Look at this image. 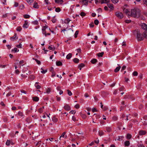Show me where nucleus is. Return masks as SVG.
I'll return each instance as SVG.
<instances>
[{
  "instance_id": "a18cd8bd",
  "label": "nucleus",
  "mask_w": 147,
  "mask_h": 147,
  "mask_svg": "<svg viewBox=\"0 0 147 147\" xmlns=\"http://www.w3.org/2000/svg\"><path fill=\"white\" fill-rule=\"evenodd\" d=\"M79 33V31L78 30L76 31L75 34V37L76 38L77 37V35H78Z\"/></svg>"
},
{
  "instance_id": "13d9d810",
  "label": "nucleus",
  "mask_w": 147,
  "mask_h": 147,
  "mask_svg": "<svg viewBox=\"0 0 147 147\" xmlns=\"http://www.w3.org/2000/svg\"><path fill=\"white\" fill-rule=\"evenodd\" d=\"M41 144V142H39L36 144V146L38 145V147H39Z\"/></svg>"
},
{
  "instance_id": "9d476101",
  "label": "nucleus",
  "mask_w": 147,
  "mask_h": 147,
  "mask_svg": "<svg viewBox=\"0 0 147 147\" xmlns=\"http://www.w3.org/2000/svg\"><path fill=\"white\" fill-rule=\"evenodd\" d=\"M142 123L144 125H147V119H141Z\"/></svg>"
},
{
  "instance_id": "c85d7f7f",
  "label": "nucleus",
  "mask_w": 147,
  "mask_h": 147,
  "mask_svg": "<svg viewBox=\"0 0 147 147\" xmlns=\"http://www.w3.org/2000/svg\"><path fill=\"white\" fill-rule=\"evenodd\" d=\"M104 54V52H102L98 53L97 54V55L99 57H102V56Z\"/></svg>"
},
{
  "instance_id": "5701e85b",
  "label": "nucleus",
  "mask_w": 147,
  "mask_h": 147,
  "mask_svg": "<svg viewBox=\"0 0 147 147\" xmlns=\"http://www.w3.org/2000/svg\"><path fill=\"white\" fill-rule=\"evenodd\" d=\"M46 93L47 94H49L50 93L51 90V88H48L46 89Z\"/></svg>"
},
{
  "instance_id": "a19ab883",
  "label": "nucleus",
  "mask_w": 147,
  "mask_h": 147,
  "mask_svg": "<svg viewBox=\"0 0 147 147\" xmlns=\"http://www.w3.org/2000/svg\"><path fill=\"white\" fill-rule=\"evenodd\" d=\"M10 141L9 140H7L6 142V144L7 146H9L10 145Z\"/></svg>"
},
{
  "instance_id": "680f3d73",
  "label": "nucleus",
  "mask_w": 147,
  "mask_h": 147,
  "mask_svg": "<svg viewBox=\"0 0 147 147\" xmlns=\"http://www.w3.org/2000/svg\"><path fill=\"white\" fill-rule=\"evenodd\" d=\"M124 87L123 86H122L119 88V91H121L122 90H124Z\"/></svg>"
},
{
  "instance_id": "aec40b11",
  "label": "nucleus",
  "mask_w": 147,
  "mask_h": 147,
  "mask_svg": "<svg viewBox=\"0 0 147 147\" xmlns=\"http://www.w3.org/2000/svg\"><path fill=\"white\" fill-rule=\"evenodd\" d=\"M121 67L120 66H119V67H117L115 69L114 71L115 72H117L119 70Z\"/></svg>"
},
{
  "instance_id": "f257e3e1",
  "label": "nucleus",
  "mask_w": 147,
  "mask_h": 147,
  "mask_svg": "<svg viewBox=\"0 0 147 147\" xmlns=\"http://www.w3.org/2000/svg\"><path fill=\"white\" fill-rule=\"evenodd\" d=\"M141 13L140 10L137 8H135L131 10L130 14H128V17L131 16L135 18L140 17Z\"/></svg>"
},
{
  "instance_id": "4be33fe9",
  "label": "nucleus",
  "mask_w": 147,
  "mask_h": 147,
  "mask_svg": "<svg viewBox=\"0 0 147 147\" xmlns=\"http://www.w3.org/2000/svg\"><path fill=\"white\" fill-rule=\"evenodd\" d=\"M107 5L108 7L111 9L113 8V5L112 4L108 3L107 4Z\"/></svg>"
},
{
  "instance_id": "e433bc0d",
  "label": "nucleus",
  "mask_w": 147,
  "mask_h": 147,
  "mask_svg": "<svg viewBox=\"0 0 147 147\" xmlns=\"http://www.w3.org/2000/svg\"><path fill=\"white\" fill-rule=\"evenodd\" d=\"M99 135L100 136H101L103 135L104 132L102 131H98Z\"/></svg>"
},
{
  "instance_id": "bf43d9fd",
  "label": "nucleus",
  "mask_w": 147,
  "mask_h": 147,
  "mask_svg": "<svg viewBox=\"0 0 147 147\" xmlns=\"http://www.w3.org/2000/svg\"><path fill=\"white\" fill-rule=\"evenodd\" d=\"M24 8V5H22L19 6V8L21 9H22Z\"/></svg>"
},
{
  "instance_id": "7c9ffc66",
  "label": "nucleus",
  "mask_w": 147,
  "mask_h": 147,
  "mask_svg": "<svg viewBox=\"0 0 147 147\" xmlns=\"http://www.w3.org/2000/svg\"><path fill=\"white\" fill-rule=\"evenodd\" d=\"M41 69L42 70V71H41V72L43 74H45V73H46L47 71V69L44 70L42 68H41Z\"/></svg>"
},
{
  "instance_id": "6e6d98bb",
  "label": "nucleus",
  "mask_w": 147,
  "mask_h": 147,
  "mask_svg": "<svg viewBox=\"0 0 147 147\" xmlns=\"http://www.w3.org/2000/svg\"><path fill=\"white\" fill-rule=\"evenodd\" d=\"M123 136H119V138L117 140H118L120 141L123 140Z\"/></svg>"
},
{
  "instance_id": "f3484780",
  "label": "nucleus",
  "mask_w": 147,
  "mask_h": 147,
  "mask_svg": "<svg viewBox=\"0 0 147 147\" xmlns=\"http://www.w3.org/2000/svg\"><path fill=\"white\" fill-rule=\"evenodd\" d=\"M124 144L125 146H128L130 145L129 141H127L125 142Z\"/></svg>"
},
{
  "instance_id": "5fc2aeb1",
  "label": "nucleus",
  "mask_w": 147,
  "mask_h": 147,
  "mask_svg": "<svg viewBox=\"0 0 147 147\" xmlns=\"http://www.w3.org/2000/svg\"><path fill=\"white\" fill-rule=\"evenodd\" d=\"M114 3H116L118 1V0H111Z\"/></svg>"
},
{
  "instance_id": "2f4dec72",
  "label": "nucleus",
  "mask_w": 147,
  "mask_h": 147,
  "mask_svg": "<svg viewBox=\"0 0 147 147\" xmlns=\"http://www.w3.org/2000/svg\"><path fill=\"white\" fill-rule=\"evenodd\" d=\"M52 119L53 121L55 122H56L57 121V119L55 117H53L52 118Z\"/></svg>"
},
{
  "instance_id": "0e129e2a",
  "label": "nucleus",
  "mask_w": 147,
  "mask_h": 147,
  "mask_svg": "<svg viewBox=\"0 0 147 147\" xmlns=\"http://www.w3.org/2000/svg\"><path fill=\"white\" fill-rule=\"evenodd\" d=\"M75 107L76 108L78 109L80 107V105L78 104H77L75 105Z\"/></svg>"
},
{
  "instance_id": "e2e57ef3",
  "label": "nucleus",
  "mask_w": 147,
  "mask_h": 147,
  "mask_svg": "<svg viewBox=\"0 0 147 147\" xmlns=\"http://www.w3.org/2000/svg\"><path fill=\"white\" fill-rule=\"evenodd\" d=\"M48 1H49L48 0H45V2L47 4H51Z\"/></svg>"
},
{
  "instance_id": "72a5a7b5",
  "label": "nucleus",
  "mask_w": 147,
  "mask_h": 147,
  "mask_svg": "<svg viewBox=\"0 0 147 147\" xmlns=\"http://www.w3.org/2000/svg\"><path fill=\"white\" fill-rule=\"evenodd\" d=\"M22 30V28L20 26H18L16 28V30L20 32Z\"/></svg>"
},
{
  "instance_id": "37998d69",
  "label": "nucleus",
  "mask_w": 147,
  "mask_h": 147,
  "mask_svg": "<svg viewBox=\"0 0 147 147\" xmlns=\"http://www.w3.org/2000/svg\"><path fill=\"white\" fill-rule=\"evenodd\" d=\"M117 117L116 116H113L112 118V119L114 121H116L117 119Z\"/></svg>"
},
{
  "instance_id": "393cba45",
  "label": "nucleus",
  "mask_w": 147,
  "mask_h": 147,
  "mask_svg": "<svg viewBox=\"0 0 147 147\" xmlns=\"http://www.w3.org/2000/svg\"><path fill=\"white\" fill-rule=\"evenodd\" d=\"M32 59H33V60H35L36 61V62H37V63L38 65H40L41 64V62H40V61H39L38 59H35L34 58H32Z\"/></svg>"
},
{
  "instance_id": "0eeeda50",
  "label": "nucleus",
  "mask_w": 147,
  "mask_h": 147,
  "mask_svg": "<svg viewBox=\"0 0 147 147\" xmlns=\"http://www.w3.org/2000/svg\"><path fill=\"white\" fill-rule=\"evenodd\" d=\"M123 11L124 13H125L128 16V14H130L131 11H129L127 9L124 8L123 9Z\"/></svg>"
},
{
  "instance_id": "774afa93",
  "label": "nucleus",
  "mask_w": 147,
  "mask_h": 147,
  "mask_svg": "<svg viewBox=\"0 0 147 147\" xmlns=\"http://www.w3.org/2000/svg\"><path fill=\"white\" fill-rule=\"evenodd\" d=\"M144 3L147 6V0H143Z\"/></svg>"
},
{
  "instance_id": "338daca9",
  "label": "nucleus",
  "mask_w": 147,
  "mask_h": 147,
  "mask_svg": "<svg viewBox=\"0 0 147 147\" xmlns=\"http://www.w3.org/2000/svg\"><path fill=\"white\" fill-rule=\"evenodd\" d=\"M52 74L51 75V77H53L55 76V73L54 71H52Z\"/></svg>"
},
{
  "instance_id": "4d7b16f0",
  "label": "nucleus",
  "mask_w": 147,
  "mask_h": 147,
  "mask_svg": "<svg viewBox=\"0 0 147 147\" xmlns=\"http://www.w3.org/2000/svg\"><path fill=\"white\" fill-rule=\"evenodd\" d=\"M32 24L34 25H37L38 22L37 21H35L32 22Z\"/></svg>"
},
{
  "instance_id": "9b49d317",
  "label": "nucleus",
  "mask_w": 147,
  "mask_h": 147,
  "mask_svg": "<svg viewBox=\"0 0 147 147\" xmlns=\"http://www.w3.org/2000/svg\"><path fill=\"white\" fill-rule=\"evenodd\" d=\"M64 109L67 111H69L70 110V107L67 105H65L64 107Z\"/></svg>"
},
{
  "instance_id": "58836bf2",
  "label": "nucleus",
  "mask_w": 147,
  "mask_h": 147,
  "mask_svg": "<svg viewBox=\"0 0 147 147\" xmlns=\"http://www.w3.org/2000/svg\"><path fill=\"white\" fill-rule=\"evenodd\" d=\"M61 11V9L59 7H57L55 9V11L57 12H59Z\"/></svg>"
},
{
  "instance_id": "052dcab7",
  "label": "nucleus",
  "mask_w": 147,
  "mask_h": 147,
  "mask_svg": "<svg viewBox=\"0 0 147 147\" xmlns=\"http://www.w3.org/2000/svg\"><path fill=\"white\" fill-rule=\"evenodd\" d=\"M90 26V27H94V25L93 22L91 23V24H89Z\"/></svg>"
},
{
  "instance_id": "864d4df0",
  "label": "nucleus",
  "mask_w": 147,
  "mask_h": 147,
  "mask_svg": "<svg viewBox=\"0 0 147 147\" xmlns=\"http://www.w3.org/2000/svg\"><path fill=\"white\" fill-rule=\"evenodd\" d=\"M35 86L36 87V89H40L41 88L40 86L38 85H37L36 86V85H35Z\"/></svg>"
},
{
  "instance_id": "a211bd4d",
  "label": "nucleus",
  "mask_w": 147,
  "mask_h": 147,
  "mask_svg": "<svg viewBox=\"0 0 147 147\" xmlns=\"http://www.w3.org/2000/svg\"><path fill=\"white\" fill-rule=\"evenodd\" d=\"M39 98L37 97H33V100L37 102L39 100Z\"/></svg>"
},
{
  "instance_id": "de8ad7c7",
  "label": "nucleus",
  "mask_w": 147,
  "mask_h": 147,
  "mask_svg": "<svg viewBox=\"0 0 147 147\" xmlns=\"http://www.w3.org/2000/svg\"><path fill=\"white\" fill-rule=\"evenodd\" d=\"M138 147H145L143 144H138Z\"/></svg>"
},
{
  "instance_id": "412c9836",
  "label": "nucleus",
  "mask_w": 147,
  "mask_h": 147,
  "mask_svg": "<svg viewBox=\"0 0 147 147\" xmlns=\"http://www.w3.org/2000/svg\"><path fill=\"white\" fill-rule=\"evenodd\" d=\"M144 37L147 38V30L145 31L143 33Z\"/></svg>"
},
{
  "instance_id": "20e7f679",
  "label": "nucleus",
  "mask_w": 147,
  "mask_h": 147,
  "mask_svg": "<svg viewBox=\"0 0 147 147\" xmlns=\"http://www.w3.org/2000/svg\"><path fill=\"white\" fill-rule=\"evenodd\" d=\"M28 22L27 20L25 21L24 23V24L23 27L24 28H27L29 26V25L28 24Z\"/></svg>"
},
{
  "instance_id": "3c124183",
  "label": "nucleus",
  "mask_w": 147,
  "mask_h": 147,
  "mask_svg": "<svg viewBox=\"0 0 147 147\" xmlns=\"http://www.w3.org/2000/svg\"><path fill=\"white\" fill-rule=\"evenodd\" d=\"M48 28L47 26H43L42 27V30L43 32H44V30H45L46 28Z\"/></svg>"
},
{
  "instance_id": "f8f14e48",
  "label": "nucleus",
  "mask_w": 147,
  "mask_h": 147,
  "mask_svg": "<svg viewBox=\"0 0 147 147\" xmlns=\"http://www.w3.org/2000/svg\"><path fill=\"white\" fill-rule=\"evenodd\" d=\"M82 2L83 3V4L86 6L87 5L88 3V0H82Z\"/></svg>"
},
{
  "instance_id": "f704fd0d",
  "label": "nucleus",
  "mask_w": 147,
  "mask_h": 147,
  "mask_svg": "<svg viewBox=\"0 0 147 147\" xmlns=\"http://www.w3.org/2000/svg\"><path fill=\"white\" fill-rule=\"evenodd\" d=\"M67 93L68 95L69 96H71L72 95V93L71 91H70L69 90H67Z\"/></svg>"
},
{
  "instance_id": "cd10ccee",
  "label": "nucleus",
  "mask_w": 147,
  "mask_h": 147,
  "mask_svg": "<svg viewBox=\"0 0 147 147\" xmlns=\"http://www.w3.org/2000/svg\"><path fill=\"white\" fill-rule=\"evenodd\" d=\"M70 21L71 20H69V18H67V19L65 20L64 23L65 24H68L69 23Z\"/></svg>"
},
{
  "instance_id": "ddd939ff",
  "label": "nucleus",
  "mask_w": 147,
  "mask_h": 147,
  "mask_svg": "<svg viewBox=\"0 0 147 147\" xmlns=\"http://www.w3.org/2000/svg\"><path fill=\"white\" fill-rule=\"evenodd\" d=\"M55 3H59L62 4L63 3V0H55Z\"/></svg>"
},
{
  "instance_id": "603ef678",
  "label": "nucleus",
  "mask_w": 147,
  "mask_h": 147,
  "mask_svg": "<svg viewBox=\"0 0 147 147\" xmlns=\"http://www.w3.org/2000/svg\"><path fill=\"white\" fill-rule=\"evenodd\" d=\"M28 3L30 4H31L32 2L33 1V0H27Z\"/></svg>"
},
{
  "instance_id": "dca6fc26",
  "label": "nucleus",
  "mask_w": 147,
  "mask_h": 147,
  "mask_svg": "<svg viewBox=\"0 0 147 147\" xmlns=\"http://www.w3.org/2000/svg\"><path fill=\"white\" fill-rule=\"evenodd\" d=\"M56 64L57 66H60L62 65V63L60 61H57L56 62Z\"/></svg>"
},
{
  "instance_id": "6e6552de",
  "label": "nucleus",
  "mask_w": 147,
  "mask_h": 147,
  "mask_svg": "<svg viewBox=\"0 0 147 147\" xmlns=\"http://www.w3.org/2000/svg\"><path fill=\"white\" fill-rule=\"evenodd\" d=\"M39 7V5H38L37 2H35L34 3L33 7L34 8L38 9Z\"/></svg>"
},
{
  "instance_id": "bb28decb",
  "label": "nucleus",
  "mask_w": 147,
  "mask_h": 147,
  "mask_svg": "<svg viewBox=\"0 0 147 147\" xmlns=\"http://www.w3.org/2000/svg\"><path fill=\"white\" fill-rule=\"evenodd\" d=\"M107 131L108 132H110L111 131V127H106Z\"/></svg>"
},
{
  "instance_id": "ea45409f",
  "label": "nucleus",
  "mask_w": 147,
  "mask_h": 147,
  "mask_svg": "<svg viewBox=\"0 0 147 147\" xmlns=\"http://www.w3.org/2000/svg\"><path fill=\"white\" fill-rule=\"evenodd\" d=\"M38 111L39 113H41L43 112V110H42V108H40L39 109H38Z\"/></svg>"
},
{
  "instance_id": "8fccbe9b",
  "label": "nucleus",
  "mask_w": 147,
  "mask_h": 147,
  "mask_svg": "<svg viewBox=\"0 0 147 147\" xmlns=\"http://www.w3.org/2000/svg\"><path fill=\"white\" fill-rule=\"evenodd\" d=\"M81 116L83 119H85L86 117V115L84 114H82L81 115Z\"/></svg>"
},
{
  "instance_id": "09e8293b",
  "label": "nucleus",
  "mask_w": 147,
  "mask_h": 147,
  "mask_svg": "<svg viewBox=\"0 0 147 147\" xmlns=\"http://www.w3.org/2000/svg\"><path fill=\"white\" fill-rule=\"evenodd\" d=\"M138 75V73L136 71H135L133 73V75L134 76H137Z\"/></svg>"
},
{
  "instance_id": "69168bd1",
  "label": "nucleus",
  "mask_w": 147,
  "mask_h": 147,
  "mask_svg": "<svg viewBox=\"0 0 147 147\" xmlns=\"http://www.w3.org/2000/svg\"><path fill=\"white\" fill-rule=\"evenodd\" d=\"M16 47L19 48H22V45L21 44H20L19 45H17L16 46Z\"/></svg>"
},
{
  "instance_id": "1a4fd4ad",
  "label": "nucleus",
  "mask_w": 147,
  "mask_h": 147,
  "mask_svg": "<svg viewBox=\"0 0 147 147\" xmlns=\"http://www.w3.org/2000/svg\"><path fill=\"white\" fill-rule=\"evenodd\" d=\"M16 36V33H15L14 34V36L13 37H10V39L11 40H14L16 39H17L18 38V37H17Z\"/></svg>"
},
{
  "instance_id": "39448f33",
  "label": "nucleus",
  "mask_w": 147,
  "mask_h": 147,
  "mask_svg": "<svg viewBox=\"0 0 147 147\" xmlns=\"http://www.w3.org/2000/svg\"><path fill=\"white\" fill-rule=\"evenodd\" d=\"M141 26L142 28L144 30H147V25L145 23L142 24L141 25Z\"/></svg>"
},
{
  "instance_id": "2eb2a0df",
  "label": "nucleus",
  "mask_w": 147,
  "mask_h": 147,
  "mask_svg": "<svg viewBox=\"0 0 147 147\" xmlns=\"http://www.w3.org/2000/svg\"><path fill=\"white\" fill-rule=\"evenodd\" d=\"M73 61L75 63H78L79 61V60L77 58H75L73 59Z\"/></svg>"
},
{
  "instance_id": "6ab92c4d",
  "label": "nucleus",
  "mask_w": 147,
  "mask_h": 147,
  "mask_svg": "<svg viewBox=\"0 0 147 147\" xmlns=\"http://www.w3.org/2000/svg\"><path fill=\"white\" fill-rule=\"evenodd\" d=\"M72 55L71 53H69L66 56V58L67 59H69L72 57Z\"/></svg>"
},
{
  "instance_id": "a878e982",
  "label": "nucleus",
  "mask_w": 147,
  "mask_h": 147,
  "mask_svg": "<svg viewBox=\"0 0 147 147\" xmlns=\"http://www.w3.org/2000/svg\"><path fill=\"white\" fill-rule=\"evenodd\" d=\"M131 137V135L129 134H127V135L126 138L128 140L130 139Z\"/></svg>"
},
{
  "instance_id": "49530a36",
  "label": "nucleus",
  "mask_w": 147,
  "mask_h": 147,
  "mask_svg": "<svg viewBox=\"0 0 147 147\" xmlns=\"http://www.w3.org/2000/svg\"><path fill=\"white\" fill-rule=\"evenodd\" d=\"M14 51L15 52H16L17 51H19V50H18L17 48H14L13 49H12V51Z\"/></svg>"
},
{
  "instance_id": "f03ea898",
  "label": "nucleus",
  "mask_w": 147,
  "mask_h": 147,
  "mask_svg": "<svg viewBox=\"0 0 147 147\" xmlns=\"http://www.w3.org/2000/svg\"><path fill=\"white\" fill-rule=\"evenodd\" d=\"M136 38L138 41H140L144 39V36H142L140 32L138 31L137 33Z\"/></svg>"
},
{
  "instance_id": "c756f323",
  "label": "nucleus",
  "mask_w": 147,
  "mask_h": 147,
  "mask_svg": "<svg viewBox=\"0 0 147 147\" xmlns=\"http://www.w3.org/2000/svg\"><path fill=\"white\" fill-rule=\"evenodd\" d=\"M29 78L30 79L33 80L35 79V77L33 75H30L29 76Z\"/></svg>"
},
{
  "instance_id": "c9c22d12",
  "label": "nucleus",
  "mask_w": 147,
  "mask_h": 147,
  "mask_svg": "<svg viewBox=\"0 0 147 147\" xmlns=\"http://www.w3.org/2000/svg\"><path fill=\"white\" fill-rule=\"evenodd\" d=\"M99 23V21L97 20H95L94 21V23L96 25H98Z\"/></svg>"
},
{
  "instance_id": "423d86ee",
  "label": "nucleus",
  "mask_w": 147,
  "mask_h": 147,
  "mask_svg": "<svg viewBox=\"0 0 147 147\" xmlns=\"http://www.w3.org/2000/svg\"><path fill=\"white\" fill-rule=\"evenodd\" d=\"M146 132L145 131L141 130L139 132V134L140 136L144 135L146 134Z\"/></svg>"
},
{
  "instance_id": "79ce46f5",
  "label": "nucleus",
  "mask_w": 147,
  "mask_h": 147,
  "mask_svg": "<svg viewBox=\"0 0 147 147\" xmlns=\"http://www.w3.org/2000/svg\"><path fill=\"white\" fill-rule=\"evenodd\" d=\"M18 114L19 116H23V113L20 111L18 112Z\"/></svg>"
},
{
  "instance_id": "b1692460",
  "label": "nucleus",
  "mask_w": 147,
  "mask_h": 147,
  "mask_svg": "<svg viewBox=\"0 0 147 147\" xmlns=\"http://www.w3.org/2000/svg\"><path fill=\"white\" fill-rule=\"evenodd\" d=\"M97 61V60L96 59H92L91 61V63L92 64H94L95 63H96Z\"/></svg>"
},
{
  "instance_id": "4c0bfd02",
  "label": "nucleus",
  "mask_w": 147,
  "mask_h": 147,
  "mask_svg": "<svg viewBox=\"0 0 147 147\" xmlns=\"http://www.w3.org/2000/svg\"><path fill=\"white\" fill-rule=\"evenodd\" d=\"M80 15L82 16H84L86 15V14L84 12H82L80 13Z\"/></svg>"
},
{
  "instance_id": "7ed1b4c3",
  "label": "nucleus",
  "mask_w": 147,
  "mask_h": 147,
  "mask_svg": "<svg viewBox=\"0 0 147 147\" xmlns=\"http://www.w3.org/2000/svg\"><path fill=\"white\" fill-rule=\"evenodd\" d=\"M116 16L119 18H121L123 17L122 13L120 12H117L115 13Z\"/></svg>"
},
{
  "instance_id": "c03bdc74",
  "label": "nucleus",
  "mask_w": 147,
  "mask_h": 147,
  "mask_svg": "<svg viewBox=\"0 0 147 147\" xmlns=\"http://www.w3.org/2000/svg\"><path fill=\"white\" fill-rule=\"evenodd\" d=\"M85 66V65L83 63H81L80 65H78V67H83Z\"/></svg>"
},
{
  "instance_id": "473e14b6",
  "label": "nucleus",
  "mask_w": 147,
  "mask_h": 147,
  "mask_svg": "<svg viewBox=\"0 0 147 147\" xmlns=\"http://www.w3.org/2000/svg\"><path fill=\"white\" fill-rule=\"evenodd\" d=\"M23 16L24 18H26V19L29 18L30 17V16L29 15H27V14L24 15Z\"/></svg>"
},
{
  "instance_id": "4468645a",
  "label": "nucleus",
  "mask_w": 147,
  "mask_h": 147,
  "mask_svg": "<svg viewBox=\"0 0 147 147\" xmlns=\"http://www.w3.org/2000/svg\"><path fill=\"white\" fill-rule=\"evenodd\" d=\"M110 1V0H101V4H103L104 3H107L109 2Z\"/></svg>"
}]
</instances>
